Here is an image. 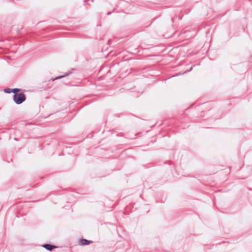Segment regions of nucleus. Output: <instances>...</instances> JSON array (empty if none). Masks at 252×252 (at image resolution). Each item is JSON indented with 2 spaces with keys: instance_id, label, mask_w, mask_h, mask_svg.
I'll list each match as a JSON object with an SVG mask.
<instances>
[{
  "instance_id": "obj_1",
  "label": "nucleus",
  "mask_w": 252,
  "mask_h": 252,
  "mask_svg": "<svg viewBox=\"0 0 252 252\" xmlns=\"http://www.w3.org/2000/svg\"><path fill=\"white\" fill-rule=\"evenodd\" d=\"M26 100V96L23 93L16 94L13 95V100L17 104L22 103Z\"/></svg>"
},
{
  "instance_id": "obj_2",
  "label": "nucleus",
  "mask_w": 252,
  "mask_h": 252,
  "mask_svg": "<svg viewBox=\"0 0 252 252\" xmlns=\"http://www.w3.org/2000/svg\"><path fill=\"white\" fill-rule=\"evenodd\" d=\"M79 243L81 245H87L92 243V242L85 239H81L79 240Z\"/></svg>"
},
{
  "instance_id": "obj_3",
  "label": "nucleus",
  "mask_w": 252,
  "mask_h": 252,
  "mask_svg": "<svg viewBox=\"0 0 252 252\" xmlns=\"http://www.w3.org/2000/svg\"><path fill=\"white\" fill-rule=\"evenodd\" d=\"M43 247L50 251H51L54 248H56V246H54L50 244H44L43 245Z\"/></svg>"
},
{
  "instance_id": "obj_4",
  "label": "nucleus",
  "mask_w": 252,
  "mask_h": 252,
  "mask_svg": "<svg viewBox=\"0 0 252 252\" xmlns=\"http://www.w3.org/2000/svg\"><path fill=\"white\" fill-rule=\"evenodd\" d=\"M11 91H12V93H14V94H16L20 91V89H18V88H15V89H12Z\"/></svg>"
},
{
  "instance_id": "obj_5",
  "label": "nucleus",
  "mask_w": 252,
  "mask_h": 252,
  "mask_svg": "<svg viewBox=\"0 0 252 252\" xmlns=\"http://www.w3.org/2000/svg\"><path fill=\"white\" fill-rule=\"evenodd\" d=\"M12 91V89L8 88L5 89L4 90V92L6 93H7V94H9V93L12 92V91Z\"/></svg>"
},
{
  "instance_id": "obj_6",
  "label": "nucleus",
  "mask_w": 252,
  "mask_h": 252,
  "mask_svg": "<svg viewBox=\"0 0 252 252\" xmlns=\"http://www.w3.org/2000/svg\"><path fill=\"white\" fill-rule=\"evenodd\" d=\"M67 75H68V74H65V75H64L61 76H59V77H57L56 78V79H60V78H63V77H65V76H67Z\"/></svg>"
},
{
  "instance_id": "obj_7",
  "label": "nucleus",
  "mask_w": 252,
  "mask_h": 252,
  "mask_svg": "<svg viewBox=\"0 0 252 252\" xmlns=\"http://www.w3.org/2000/svg\"><path fill=\"white\" fill-rule=\"evenodd\" d=\"M110 14H111V12H108V13H107V14H108V15H110Z\"/></svg>"
}]
</instances>
